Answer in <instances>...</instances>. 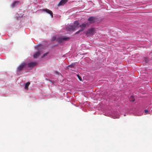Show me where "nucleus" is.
I'll use <instances>...</instances> for the list:
<instances>
[{"instance_id": "f257e3e1", "label": "nucleus", "mask_w": 152, "mask_h": 152, "mask_svg": "<svg viewBox=\"0 0 152 152\" xmlns=\"http://www.w3.org/2000/svg\"><path fill=\"white\" fill-rule=\"evenodd\" d=\"M79 23L78 21H75L73 25H69L66 28V30L69 31H74L79 26Z\"/></svg>"}, {"instance_id": "f03ea898", "label": "nucleus", "mask_w": 152, "mask_h": 152, "mask_svg": "<svg viewBox=\"0 0 152 152\" xmlns=\"http://www.w3.org/2000/svg\"><path fill=\"white\" fill-rule=\"evenodd\" d=\"M27 66V64L26 62H23L21 64L17 69V73L21 72L23 69L26 68Z\"/></svg>"}, {"instance_id": "7ed1b4c3", "label": "nucleus", "mask_w": 152, "mask_h": 152, "mask_svg": "<svg viewBox=\"0 0 152 152\" xmlns=\"http://www.w3.org/2000/svg\"><path fill=\"white\" fill-rule=\"evenodd\" d=\"M98 20L97 17L96 16H91L88 19V20L90 23H93L96 21Z\"/></svg>"}, {"instance_id": "20e7f679", "label": "nucleus", "mask_w": 152, "mask_h": 152, "mask_svg": "<svg viewBox=\"0 0 152 152\" xmlns=\"http://www.w3.org/2000/svg\"><path fill=\"white\" fill-rule=\"evenodd\" d=\"M88 24L87 23H82V24L80 25L79 27L81 28V29L79 30L78 31L76 32L75 33V34H79L80 32L83 31L84 30V29L86 27V25Z\"/></svg>"}, {"instance_id": "39448f33", "label": "nucleus", "mask_w": 152, "mask_h": 152, "mask_svg": "<svg viewBox=\"0 0 152 152\" xmlns=\"http://www.w3.org/2000/svg\"><path fill=\"white\" fill-rule=\"evenodd\" d=\"M69 39V37H61L58 38L57 40L58 42H62L64 40H66Z\"/></svg>"}, {"instance_id": "423d86ee", "label": "nucleus", "mask_w": 152, "mask_h": 152, "mask_svg": "<svg viewBox=\"0 0 152 152\" xmlns=\"http://www.w3.org/2000/svg\"><path fill=\"white\" fill-rule=\"evenodd\" d=\"M68 0H61L58 4V6H63L67 2Z\"/></svg>"}, {"instance_id": "0eeeda50", "label": "nucleus", "mask_w": 152, "mask_h": 152, "mask_svg": "<svg viewBox=\"0 0 152 152\" xmlns=\"http://www.w3.org/2000/svg\"><path fill=\"white\" fill-rule=\"evenodd\" d=\"M43 10L44 11L50 14L51 15V17L53 18V13L52 11L47 9H43Z\"/></svg>"}, {"instance_id": "6e6552de", "label": "nucleus", "mask_w": 152, "mask_h": 152, "mask_svg": "<svg viewBox=\"0 0 152 152\" xmlns=\"http://www.w3.org/2000/svg\"><path fill=\"white\" fill-rule=\"evenodd\" d=\"M37 65L36 62H30L27 64V66L29 67H33Z\"/></svg>"}, {"instance_id": "1a4fd4ad", "label": "nucleus", "mask_w": 152, "mask_h": 152, "mask_svg": "<svg viewBox=\"0 0 152 152\" xmlns=\"http://www.w3.org/2000/svg\"><path fill=\"white\" fill-rule=\"evenodd\" d=\"M94 30V29H91L88 30L87 31L86 34L87 35H92L93 34Z\"/></svg>"}, {"instance_id": "9d476101", "label": "nucleus", "mask_w": 152, "mask_h": 152, "mask_svg": "<svg viewBox=\"0 0 152 152\" xmlns=\"http://www.w3.org/2000/svg\"><path fill=\"white\" fill-rule=\"evenodd\" d=\"M40 53L39 51H38L35 53L33 55V57L34 58H37L40 55Z\"/></svg>"}, {"instance_id": "9b49d317", "label": "nucleus", "mask_w": 152, "mask_h": 152, "mask_svg": "<svg viewBox=\"0 0 152 152\" xmlns=\"http://www.w3.org/2000/svg\"><path fill=\"white\" fill-rule=\"evenodd\" d=\"M19 3V1H15L12 5V7L13 8L15 6L17 5Z\"/></svg>"}, {"instance_id": "f8f14e48", "label": "nucleus", "mask_w": 152, "mask_h": 152, "mask_svg": "<svg viewBox=\"0 0 152 152\" xmlns=\"http://www.w3.org/2000/svg\"><path fill=\"white\" fill-rule=\"evenodd\" d=\"M30 84V82H27L25 84V89H27L28 88V87L29 86V85Z\"/></svg>"}, {"instance_id": "ddd939ff", "label": "nucleus", "mask_w": 152, "mask_h": 152, "mask_svg": "<svg viewBox=\"0 0 152 152\" xmlns=\"http://www.w3.org/2000/svg\"><path fill=\"white\" fill-rule=\"evenodd\" d=\"M130 100L132 102H134L135 101V99L133 96H131L130 97Z\"/></svg>"}, {"instance_id": "4468645a", "label": "nucleus", "mask_w": 152, "mask_h": 152, "mask_svg": "<svg viewBox=\"0 0 152 152\" xmlns=\"http://www.w3.org/2000/svg\"><path fill=\"white\" fill-rule=\"evenodd\" d=\"M75 65V63H72L71 64L69 65L68 66L69 67H74Z\"/></svg>"}, {"instance_id": "2eb2a0df", "label": "nucleus", "mask_w": 152, "mask_h": 152, "mask_svg": "<svg viewBox=\"0 0 152 152\" xmlns=\"http://www.w3.org/2000/svg\"><path fill=\"white\" fill-rule=\"evenodd\" d=\"M77 77L79 79L80 81H82V79L81 77L79 75H77Z\"/></svg>"}, {"instance_id": "dca6fc26", "label": "nucleus", "mask_w": 152, "mask_h": 152, "mask_svg": "<svg viewBox=\"0 0 152 152\" xmlns=\"http://www.w3.org/2000/svg\"><path fill=\"white\" fill-rule=\"evenodd\" d=\"M144 111H145V113H147L148 112V111L147 110H145Z\"/></svg>"}, {"instance_id": "f3484780", "label": "nucleus", "mask_w": 152, "mask_h": 152, "mask_svg": "<svg viewBox=\"0 0 152 152\" xmlns=\"http://www.w3.org/2000/svg\"><path fill=\"white\" fill-rule=\"evenodd\" d=\"M47 53H46V54H44L43 55V57H44L47 54Z\"/></svg>"}]
</instances>
